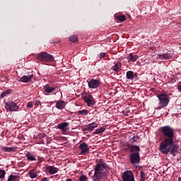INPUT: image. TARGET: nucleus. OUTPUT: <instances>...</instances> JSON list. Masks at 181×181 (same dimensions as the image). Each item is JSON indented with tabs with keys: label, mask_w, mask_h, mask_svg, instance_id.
Masks as SVG:
<instances>
[{
	"label": "nucleus",
	"mask_w": 181,
	"mask_h": 181,
	"mask_svg": "<svg viewBox=\"0 0 181 181\" xmlns=\"http://www.w3.org/2000/svg\"><path fill=\"white\" fill-rule=\"evenodd\" d=\"M69 127H70V123L66 122H62L58 124V129L62 130V132L66 133L69 129H70Z\"/></svg>",
	"instance_id": "obj_11"
},
{
	"label": "nucleus",
	"mask_w": 181,
	"mask_h": 181,
	"mask_svg": "<svg viewBox=\"0 0 181 181\" xmlns=\"http://www.w3.org/2000/svg\"><path fill=\"white\" fill-rule=\"evenodd\" d=\"M129 159L132 165H138L141 162V156L139 153H132L129 156Z\"/></svg>",
	"instance_id": "obj_5"
},
{
	"label": "nucleus",
	"mask_w": 181,
	"mask_h": 181,
	"mask_svg": "<svg viewBox=\"0 0 181 181\" xmlns=\"http://www.w3.org/2000/svg\"><path fill=\"white\" fill-rule=\"evenodd\" d=\"M177 90H179L180 91H181V85L177 86Z\"/></svg>",
	"instance_id": "obj_41"
},
{
	"label": "nucleus",
	"mask_w": 181,
	"mask_h": 181,
	"mask_svg": "<svg viewBox=\"0 0 181 181\" xmlns=\"http://www.w3.org/2000/svg\"><path fill=\"white\" fill-rule=\"evenodd\" d=\"M88 86L89 88H98L100 87V80L90 79L88 81Z\"/></svg>",
	"instance_id": "obj_10"
},
{
	"label": "nucleus",
	"mask_w": 181,
	"mask_h": 181,
	"mask_svg": "<svg viewBox=\"0 0 181 181\" xmlns=\"http://www.w3.org/2000/svg\"><path fill=\"white\" fill-rule=\"evenodd\" d=\"M172 57H173V53H167L157 55V59H160L161 60H170V59H172Z\"/></svg>",
	"instance_id": "obj_14"
},
{
	"label": "nucleus",
	"mask_w": 181,
	"mask_h": 181,
	"mask_svg": "<svg viewBox=\"0 0 181 181\" xmlns=\"http://www.w3.org/2000/svg\"><path fill=\"white\" fill-rule=\"evenodd\" d=\"M105 53H104V52H102V53H100V54H99V57H100V59H104L105 57Z\"/></svg>",
	"instance_id": "obj_36"
},
{
	"label": "nucleus",
	"mask_w": 181,
	"mask_h": 181,
	"mask_svg": "<svg viewBox=\"0 0 181 181\" xmlns=\"http://www.w3.org/2000/svg\"><path fill=\"white\" fill-rule=\"evenodd\" d=\"M88 175H89V176H90V175H91V171L88 173Z\"/></svg>",
	"instance_id": "obj_44"
},
{
	"label": "nucleus",
	"mask_w": 181,
	"mask_h": 181,
	"mask_svg": "<svg viewBox=\"0 0 181 181\" xmlns=\"http://www.w3.org/2000/svg\"><path fill=\"white\" fill-rule=\"evenodd\" d=\"M1 151L3 152H15L16 147H2Z\"/></svg>",
	"instance_id": "obj_22"
},
{
	"label": "nucleus",
	"mask_w": 181,
	"mask_h": 181,
	"mask_svg": "<svg viewBox=\"0 0 181 181\" xmlns=\"http://www.w3.org/2000/svg\"><path fill=\"white\" fill-rule=\"evenodd\" d=\"M123 181H135V177L132 171H125L122 175Z\"/></svg>",
	"instance_id": "obj_7"
},
{
	"label": "nucleus",
	"mask_w": 181,
	"mask_h": 181,
	"mask_svg": "<svg viewBox=\"0 0 181 181\" xmlns=\"http://www.w3.org/2000/svg\"><path fill=\"white\" fill-rule=\"evenodd\" d=\"M128 62H132L133 63L138 60V55H134L132 53L129 54L127 57Z\"/></svg>",
	"instance_id": "obj_19"
},
{
	"label": "nucleus",
	"mask_w": 181,
	"mask_h": 181,
	"mask_svg": "<svg viewBox=\"0 0 181 181\" xmlns=\"http://www.w3.org/2000/svg\"><path fill=\"white\" fill-rule=\"evenodd\" d=\"M170 83H175V81H174V80L173 79H172L171 81H170Z\"/></svg>",
	"instance_id": "obj_42"
},
{
	"label": "nucleus",
	"mask_w": 181,
	"mask_h": 181,
	"mask_svg": "<svg viewBox=\"0 0 181 181\" xmlns=\"http://www.w3.org/2000/svg\"><path fill=\"white\" fill-rule=\"evenodd\" d=\"M178 181H181V177H179V178H178Z\"/></svg>",
	"instance_id": "obj_43"
},
{
	"label": "nucleus",
	"mask_w": 181,
	"mask_h": 181,
	"mask_svg": "<svg viewBox=\"0 0 181 181\" xmlns=\"http://www.w3.org/2000/svg\"><path fill=\"white\" fill-rule=\"evenodd\" d=\"M47 171L49 175H55V173H57L59 172V168L54 167V166H47L46 168Z\"/></svg>",
	"instance_id": "obj_15"
},
{
	"label": "nucleus",
	"mask_w": 181,
	"mask_h": 181,
	"mask_svg": "<svg viewBox=\"0 0 181 181\" xmlns=\"http://www.w3.org/2000/svg\"><path fill=\"white\" fill-rule=\"evenodd\" d=\"M140 181H145L146 180V175L145 174V173L144 171H141L140 172Z\"/></svg>",
	"instance_id": "obj_30"
},
{
	"label": "nucleus",
	"mask_w": 181,
	"mask_h": 181,
	"mask_svg": "<svg viewBox=\"0 0 181 181\" xmlns=\"http://www.w3.org/2000/svg\"><path fill=\"white\" fill-rule=\"evenodd\" d=\"M37 59L39 62H43L44 63H47L54 61V57L53 55L48 54L46 52H42L37 54Z\"/></svg>",
	"instance_id": "obj_3"
},
{
	"label": "nucleus",
	"mask_w": 181,
	"mask_h": 181,
	"mask_svg": "<svg viewBox=\"0 0 181 181\" xmlns=\"http://www.w3.org/2000/svg\"><path fill=\"white\" fill-rule=\"evenodd\" d=\"M25 156L28 160H30L31 162L36 161V156H35L30 152H27V153H25Z\"/></svg>",
	"instance_id": "obj_20"
},
{
	"label": "nucleus",
	"mask_w": 181,
	"mask_h": 181,
	"mask_svg": "<svg viewBox=\"0 0 181 181\" xmlns=\"http://www.w3.org/2000/svg\"><path fill=\"white\" fill-rule=\"evenodd\" d=\"M114 66L112 67V69L113 70V71H118V70H119V67L118 66V63L115 62L114 63Z\"/></svg>",
	"instance_id": "obj_31"
},
{
	"label": "nucleus",
	"mask_w": 181,
	"mask_h": 181,
	"mask_svg": "<svg viewBox=\"0 0 181 181\" xmlns=\"http://www.w3.org/2000/svg\"><path fill=\"white\" fill-rule=\"evenodd\" d=\"M126 77L127 80H134V71H128L126 73Z\"/></svg>",
	"instance_id": "obj_23"
},
{
	"label": "nucleus",
	"mask_w": 181,
	"mask_h": 181,
	"mask_svg": "<svg viewBox=\"0 0 181 181\" xmlns=\"http://www.w3.org/2000/svg\"><path fill=\"white\" fill-rule=\"evenodd\" d=\"M83 100H84L86 104H87L88 107H91L95 104V102H94V98H93L92 95H90L88 93H86L83 97Z\"/></svg>",
	"instance_id": "obj_6"
},
{
	"label": "nucleus",
	"mask_w": 181,
	"mask_h": 181,
	"mask_svg": "<svg viewBox=\"0 0 181 181\" xmlns=\"http://www.w3.org/2000/svg\"><path fill=\"white\" fill-rule=\"evenodd\" d=\"M97 127H98V124L95 122L89 123L88 125L82 128V131H89L91 132L92 131H94V129L97 128Z\"/></svg>",
	"instance_id": "obj_13"
},
{
	"label": "nucleus",
	"mask_w": 181,
	"mask_h": 181,
	"mask_svg": "<svg viewBox=\"0 0 181 181\" xmlns=\"http://www.w3.org/2000/svg\"><path fill=\"white\" fill-rule=\"evenodd\" d=\"M5 175H6V172L0 169V179H5Z\"/></svg>",
	"instance_id": "obj_32"
},
{
	"label": "nucleus",
	"mask_w": 181,
	"mask_h": 181,
	"mask_svg": "<svg viewBox=\"0 0 181 181\" xmlns=\"http://www.w3.org/2000/svg\"><path fill=\"white\" fill-rule=\"evenodd\" d=\"M35 105H36L37 107H38V105H41L40 101L36 100V101H35Z\"/></svg>",
	"instance_id": "obj_37"
},
{
	"label": "nucleus",
	"mask_w": 181,
	"mask_h": 181,
	"mask_svg": "<svg viewBox=\"0 0 181 181\" xmlns=\"http://www.w3.org/2000/svg\"><path fill=\"white\" fill-rule=\"evenodd\" d=\"M117 21H119L120 22H125L126 18L125 16H118L117 17Z\"/></svg>",
	"instance_id": "obj_33"
},
{
	"label": "nucleus",
	"mask_w": 181,
	"mask_h": 181,
	"mask_svg": "<svg viewBox=\"0 0 181 181\" xmlns=\"http://www.w3.org/2000/svg\"><path fill=\"white\" fill-rule=\"evenodd\" d=\"M26 107L27 108H33V104L32 103V102L28 103Z\"/></svg>",
	"instance_id": "obj_35"
},
{
	"label": "nucleus",
	"mask_w": 181,
	"mask_h": 181,
	"mask_svg": "<svg viewBox=\"0 0 181 181\" xmlns=\"http://www.w3.org/2000/svg\"><path fill=\"white\" fill-rule=\"evenodd\" d=\"M37 173H39V172L35 171V169H33L29 171L28 175L30 179H35V177H37Z\"/></svg>",
	"instance_id": "obj_21"
},
{
	"label": "nucleus",
	"mask_w": 181,
	"mask_h": 181,
	"mask_svg": "<svg viewBox=\"0 0 181 181\" xmlns=\"http://www.w3.org/2000/svg\"><path fill=\"white\" fill-rule=\"evenodd\" d=\"M32 78H33V74H30L29 76H23L20 78L19 81L21 83H29Z\"/></svg>",
	"instance_id": "obj_16"
},
{
	"label": "nucleus",
	"mask_w": 181,
	"mask_h": 181,
	"mask_svg": "<svg viewBox=\"0 0 181 181\" xmlns=\"http://www.w3.org/2000/svg\"><path fill=\"white\" fill-rule=\"evenodd\" d=\"M138 78V74H133V80L134 78Z\"/></svg>",
	"instance_id": "obj_38"
},
{
	"label": "nucleus",
	"mask_w": 181,
	"mask_h": 181,
	"mask_svg": "<svg viewBox=\"0 0 181 181\" xmlns=\"http://www.w3.org/2000/svg\"><path fill=\"white\" fill-rule=\"evenodd\" d=\"M18 177L19 176L18 175H10L7 181H16Z\"/></svg>",
	"instance_id": "obj_25"
},
{
	"label": "nucleus",
	"mask_w": 181,
	"mask_h": 181,
	"mask_svg": "<svg viewBox=\"0 0 181 181\" xmlns=\"http://www.w3.org/2000/svg\"><path fill=\"white\" fill-rule=\"evenodd\" d=\"M5 108L6 110H9V111H18L19 106L16 105V103L13 102H8L6 103Z\"/></svg>",
	"instance_id": "obj_9"
},
{
	"label": "nucleus",
	"mask_w": 181,
	"mask_h": 181,
	"mask_svg": "<svg viewBox=\"0 0 181 181\" xmlns=\"http://www.w3.org/2000/svg\"><path fill=\"white\" fill-rule=\"evenodd\" d=\"M42 181H49V180H47V177H44L42 178Z\"/></svg>",
	"instance_id": "obj_40"
},
{
	"label": "nucleus",
	"mask_w": 181,
	"mask_h": 181,
	"mask_svg": "<svg viewBox=\"0 0 181 181\" xmlns=\"http://www.w3.org/2000/svg\"><path fill=\"white\" fill-rule=\"evenodd\" d=\"M43 94L45 95H49V94L53 93V91H56V87H51L49 84H46L43 87Z\"/></svg>",
	"instance_id": "obj_12"
},
{
	"label": "nucleus",
	"mask_w": 181,
	"mask_h": 181,
	"mask_svg": "<svg viewBox=\"0 0 181 181\" xmlns=\"http://www.w3.org/2000/svg\"><path fill=\"white\" fill-rule=\"evenodd\" d=\"M11 93H12V89H8L7 90L3 92L1 94V98H4V97H6V95H9V94H11Z\"/></svg>",
	"instance_id": "obj_27"
},
{
	"label": "nucleus",
	"mask_w": 181,
	"mask_h": 181,
	"mask_svg": "<svg viewBox=\"0 0 181 181\" xmlns=\"http://www.w3.org/2000/svg\"><path fill=\"white\" fill-rule=\"evenodd\" d=\"M69 40L73 43H77L78 42V37L76 35H71L69 37Z\"/></svg>",
	"instance_id": "obj_26"
},
{
	"label": "nucleus",
	"mask_w": 181,
	"mask_h": 181,
	"mask_svg": "<svg viewBox=\"0 0 181 181\" xmlns=\"http://www.w3.org/2000/svg\"><path fill=\"white\" fill-rule=\"evenodd\" d=\"M79 181H88V178L87 177V176L86 175H81L79 179H78Z\"/></svg>",
	"instance_id": "obj_34"
},
{
	"label": "nucleus",
	"mask_w": 181,
	"mask_h": 181,
	"mask_svg": "<svg viewBox=\"0 0 181 181\" xmlns=\"http://www.w3.org/2000/svg\"><path fill=\"white\" fill-rule=\"evenodd\" d=\"M79 148L81 149L80 155H87L90 152V147L86 142H83L79 145Z\"/></svg>",
	"instance_id": "obj_8"
},
{
	"label": "nucleus",
	"mask_w": 181,
	"mask_h": 181,
	"mask_svg": "<svg viewBox=\"0 0 181 181\" xmlns=\"http://www.w3.org/2000/svg\"><path fill=\"white\" fill-rule=\"evenodd\" d=\"M56 108L58 110H63L66 107V103L64 100H58L55 105Z\"/></svg>",
	"instance_id": "obj_18"
},
{
	"label": "nucleus",
	"mask_w": 181,
	"mask_h": 181,
	"mask_svg": "<svg viewBox=\"0 0 181 181\" xmlns=\"http://www.w3.org/2000/svg\"><path fill=\"white\" fill-rule=\"evenodd\" d=\"M157 97L159 100V105H160V107H168L170 101V97H169V95L166 93H161L157 95Z\"/></svg>",
	"instance_id": "obj_4"
},
{
	"label": "nucleus",
	"mask_w": 181,
	"mask_h": 181,
	"mask_svg": "<svg viewBox=\"0 0 181 181\" xmlns=\"http://www.w3.org/2000/svg\"><path fill=\"white\" fill-rule=\"evenodd\" d=\"M95 173L92 177L93 181H100L108 176V165L105 162L100 161L94 168Z\"/></svg>",
	"instance_id": "obj_2"
},
{
	"label": "nucleus",
	"mask_w": 181,
	"mask_h": 181,
	"mask_svg": "<svg viewBox=\"0 0 181 181\" xmlns=\"http://www.w3.org/2000/svg\"><path fill=\"white\" fill-rule=\"evenodd\" d=\"M106 127H102L100 129H97L94 132V135H98V134H103L104 131H105Z\"/></svg>",
	"instance_id": "obj_24"
},
{
	"label": "nucleus",
	"mask_w": 181,
	"mask_h": 181,
	"mask_svg": "<svg viewBox=\"0 0 181 181\" xmlns=\"http://www.w3.org/2000/svg\"><path fill=\"white\" fill-rule=\"evenodd\" d=\"M88 110L84 109L83 110H79L77 112L78 115H88Z\"/></svg>",
	"instance_id": "obj_28"
},
{
	"label": "nucleus",
	"mask_w": 181,
	"mask_h": 181,
	"mask_svg": "<svg viewBox=\"0 0 181 181\" xmlns=\"http://www.w3.org/2000/svg\"><path fill=\"white\" fill-rule=\"evenodd\" d=\"M138 139H139V136L138 135H134L133 137H132L129 141L132 144H134L135 142H136L138 141Z\"/></svg>",
	"instance_id": "obj_29"
},
{
	"label": "nucleus",
	"mask_w": 181,
	"mask_h": 181,
	"mask_svg": "<svg viewBox=\"0 0 181 181\" xmlns=\"http://www.w3.org/2000/svg\"><path fill=\"white\" fill-rule=\"evenodd\" d=\"M129 148L132 153H139L141 148L138 146L129 145Z\"/></svg>",
	"instance_id": "obj_17"
},
{
	"label": "nucleus",
	"mask_w": 181,
	"mask_h": 181,
	"mask_svg": "<svg viewBox=\"0 0 181 181\" xmlns=\"http://www.w3.org/2000/svg\"><path fill=\"white\" fill-rule=\"evenodd\" d=\"M159 131L163 137L159 146L160 153H163V155H168L170 152L173 156H176V155H177L179 146L175 144V139H176L175 129L172 128L170 126H164L161 127Z\"/></svg>",
	"instance_id": "obj_1"
},
{
	"label": "nucleus",
	"mask_w": 181,
	"mask_h": 181,
	"mask_svg": "<svg viewBox=\"0 0 181 181\" xmlns=\"http://www.w3.org/2000/svg\"><path fill=\"white\" fill-rule=\"evenodd\" d=\"M49 43H50L51 45H53V44H54V43H57V42L51 40V41H49Z\"/></svg>",
	"instance_id": "obj_39"
}]
</instances>
